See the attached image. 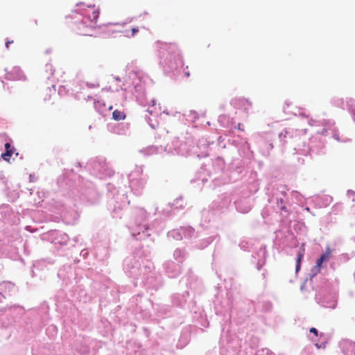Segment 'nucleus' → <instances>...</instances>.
Instances as JSON below:
<instances>
[{"instance_id":"nucleus-56","label":"nucleus","mask_w":355,"mask_h":355,"mask_svg":"<svg viewBox=\"0 0 355 355\" xmlns=\"http://www.w3.org/2000/svg\"><path fill=\"white\" fill-rule=\"evenodd\" d=\"M37 180V178L34 174H30L29 175V181L31 182H34Z\"/></svg>"},{"instance_id":"nucleus-18","label":"nucleus","mask_w":355,"mask_h":355,"mask_svg":"<svg viewBox=\"0 0 355 355\" xmlns=\"http://www.w3.org/2000/svg\"><path fill=\"white\" fill-rule=\"evenodd\" d=\"M0 220L9 225H13L18 223L20 218L19 214L15 212L9 205L3 204L0 206Z\"/></svg>"},{"instance_id":"nucleus-53","label":"nucleus","mask_w":355,"mask_h":355,"mask_svg":"<svg viewBox=\"0 0 355 355\" xmlns=\"http://www.w3.org/2000/svg\"><path fill=\"white\" fill-rule=\"evenodd\" d=\"M240 247L241 249L244 250H247L248 248V243L247 242H245V241H242L240 244H239Z\"/></svg>"},{"instance_id":"nucleus-47","label":"nucleus","mask_w":355,"mask_h":355,"mask_svg":"<svg viewBox=\"0 0 355 355\" xmlns=\"http://www.w3.org/2000/svg\"><path fill=\"white\" fill-rule=\"evenodd\" d=\"M258 355H274L273 352L268 348H263L258 351Z\"/></svg>"},{"instance_id":"nucleus-24","label":"nucleus","mask_w":355,"mask_h":355,"mask_svg":"<svg viewBox=\"0 0 355 355\" xmlns=\"http://www.w3.org/2000/svg\"><path fill=\"white\" fill-rule=\"evenodd\" d=\"M5 78L8 80H25L26 76L19 67H12L10 69L5 68Z\"/></svg>"},{"instance_id":"nucleus-43","label":"nucleus","mask_w":355,"mask_h":355,"mask_svg":"<svg viewBox=\"0 0 355 355\" xmlns=\"http://www.w3.org/2000/svg\"><path fill=\"white\" fill-rule=\"evenodd\" d=\"M291 196L296 200L297 203H302L303 202V196L296 191H291Z\"/></svg>"},{"instance_id":"nucleus-59","label":"nucleus","mask_w":355,"mask_h":355,"mask_svg":"<svg viewBox=\"0 0 355 355\" xmlns=\"http://www.w3.org/2000/svg\"><path fill=\"white\" fill-rule=\"evenodd\" d=\"M64 90H65V87H64V86H60V87H59V89H58V94H59L60 95H62V94H63V92H64Z\"/></svg>"},{"instance_id":"nucleus-46","label":"nucleus","mask_w":355,"mask_h":355,"mask_svg":"<svg viewBox=\"0 0 355 355\" xmlns=\"http://www.w3.org/2000/svg\"><path fill=\"white\" fill-rule=\"evenodd\" d=\"M60 236L61 240L58 241V242L60 243L61 245H66L69 239L68 235L64 233H60Z\"/></svg>"},{"instance_id":"nucleus-5","label":"nucleus","mask_w":355,"mask_h":355,"mask_svg":"<svg viewBox=\"0 0 355 355\" xmlns=\"http://www.w3.org/2000/svg\"><path fill=\"white\" fill-rule=\"evenodd\" d=\"M209 179L216 184L230 182V178H228L227 171H225V161L223 158L217 157L211 164H203L197 172L194 182L200 181L202 184H205Z\"/></svg>"},{"instance_id":"nucleus-2","label":"nucleus","mask_w":355,"mask_h":355,"mask_svg":"<svg viewBox=\"0 0 355 355\" xmlns=\"http://www.w3.org/2000/svg\"><path fill=\"white\" fill-rule=\"evenodd\" d=\"M209 143L205 139H200L196 145L191 138H187L185 141H180L175 138L170 144L164 147V152L172 155L191 156L205 157L209 155Z\"/></svg>"},{"instance_id":"nucleus-6","label":"nucleus","mask_w":355,"mask_h":355,"mask_svg":"<svg viewBox=\"0 0 355 355\" xmlns=\"http://www.w3.org/2000/svg\"><path fill=\"white\" fill-rule=\"evenodd\" d=\"M148 214L144 208L135 207L132 209L127 227L135 240H144L151 235L153 230L148 225Z\"/></svg>"},{"instance_id":"nucleus-19","label":"nucleus","mask_w":355,"mask_h":355,"mask_svg":"<svg viewBox=\"0 0 355 355\" xmlns=\"http://www.w3.org/2000/svg\"><path fill=\"white\" fill-rule=\"evenodd\" d=\"M331 249L328 246L326 248V250L324 252H323L320 257L317 259L316 265L311 270V278L309 279V283L313 284L315 282L317 281L318 277L316 275V273L320 271V268L322 266V264L323 263L327 262L329 261L331 257Z\"/></svg>"},{"instance_id":"nucleus-29","label":"nucleus","mask_w":355,"mask_h":355,"mask_svg":"<svg viewBox=\"0 0 355 355\" xmlns=\"http://www.w3.org/2000/svg\"><path fill=\"white\" fill-rule=\"evenodd\" d=\"M164 113H166L167 115L173 114L175 116H178L180 119L182 116V119H181L182 121L185 120L188 123H193L195 122L196 119L198 118V113L196 111L193 110H189L187 112H185L184 114H181L180 112H168L167 110H164Z\"/></svg>"},{"instance_id":"nucleus-48","label":"nucleus","mask_w":355,"mask_h":355,"mask_svg":"<svg viewBox=\"0 0 355 355\" xmlns=\"http://www.w3.org/2000/svg\"><path fill=\"white\" fill-rule=\"evenodd\" d=\"M327 343V339L324 338L323 339L321 342L320 343H315V346L317 347V348L320 349V348H325L326 347V345Z\"/></svg>"},{"instance_id":"nucleus-16","label":"nucleus","mask_w":355,"mask_h":355,"mask_svg":"<svg viewBox=\"0 0 355 355\" xmlns=\"http://www.w3.org/2000/svg\"><path fill=\"white\" fill-rule=\"evenodd\" d=\"M129 187L134 194L139 196L142 193L146 183V178L143 174V166H136L128 175Z\"/></svg>"},{"instance_id":"nucleus-33","label":"nucleus","mask_w":355,"mask_h":355,"mask_svg":"<svg viewBox=\"0 0 355 355\" xmlns=\"http://www.w3.org/2000/svg\"><path fill=\"white\" fill-rule=\"evenodd\" d=\"M218 123L223 128H232L234 126V122L227 115L221 114L218 119Z\"/></svg>"},{"instance_id":"nucleus-64","label":"nucleus","mask_w":355,"mask_h":355,"mask_svg":"<svg viewBox=\"0 0 355 355\" xmlns=\"http://www.w3.org/2000/svg\"><path fill=\"white\" fill-rule=\"evenodd\" d=\"M83 99L86 101H88L89 100L92 99V96H89V95H87V97H85V96H83Z\"/></svg>"},{"instance_id":"nucleus-61","label":"nucleus","mask_w":355,"mask_h":355,"mask_svg":"<svg viewBox=\"0 0 355 355\" xmlns=\"http://www.w3.org/2000/svg\"><path fill=\"white\" fill-rule=\"evenodd\" d=\"M46 71L48 70H50L51 71V74H53V69H52V65L50 64H48L46 65Z\"/></svg>"},{"instance_id":"nucleus-40","label":"nucleus","mask_w":355,"mask_h":355,"mask_svg":"<svg viewBox=\"0 0 355 355\" xmlns=\"http://www.w3.org/2000/svg\"><path fill=\"white\" fill-rule=\"evenodd\" d=\"M168 238H172L175 240H182L181 230L180 228L174 229L169 231L167 234Z\"/></svg>"},{"instance_id":"nucleus-11","label":"nucleus","mask_w":355,"mask_h":355,"mask_svg":"<svg viewBox=\"0 0 355 355\" xmlns=\"http://www.w3.org/2000/svg\"><path fill=\"white\" fill-rule=\"evenodd\" d=\"M288 189L285 185H279L272 191L269 202L272 205L275 210L286 219L291 213L289 195Z\"/></svg>"},{"instance_id":"nucleus-32","label":"nucleus","mask_w":355,"mask_h":355,"mask_svg":"<svg viewBox=\"0 0 355 355\" xmlns=\"http://www.w3.org/2000/svg\"><path fill=\"white\" fill-rule=\"evenodd\" d=\"M232 103L235 106L242 107L246 113L252 108V103L247 98H239L234 99Z\"/></svg>"},{"instance_id":"nucleus-42","label":"nucleus","mask_w":355,"mask_h":355,"mask_svg":"<svg viewBox=\"0 0 355 355\" xmlns=\"http://www.w3.org/2000/svg\"><path fill=\"white\" fill-rule=\"evenodd\" d=\"M112 118L116 121L123 120L125 118V114L123 112L116 110L112 112Z\"/></svg>"},{"instance_id":"nucleus-31","label":"nucleus","mask_w":355,"mask_h":355,"mask_svg":"<svg viewBox=\"0 0 355 355\" xmlns=\"http://www.w3.org/2000/svg\"><path fill=\"white\" fill-rule=\"evenodd\" d=\"M259 144L260 151L264 156H268L270 151L273 148V144L270 140L261 139Z\"/></svg>"},{"instance_id":"nucleus-28","label":"nucleus","mask_w":355,"mask_h":355,"mask_svg":"<svg viewBox=\"0 0 355 355\" xmlns=\"http://www.w3.org/2000/svg\"><path fill=\"white\" fill-rule=\"evenodd\" d=\"M17 291V288L14 284L10 282H3L0 283V302L2 299L7 296L12 295Z\"/></svg>"},{"instance_id":"nucleus-22","label":"nucleus","mask_w":355,"mask_h":355,"mask_svg":"<svg viewBox=\"0 0 355 355\" xmlns=\"http://www.w3.org/2000/svg\"><path fill=\"white\" fill-rule=\"evenodd\" d=\"M236 209L241 214L248 213L253 205V198L251 196L240 198L234 202Z\"/></svg>"},{"instance_id":"nucleus-25","label":"nucleus","mask_w":355,"mask_h":355,"mask_svg":"<svg viewBox=\"0 0 355 355\" xmlns=\"http://www.w3.org/2000/svg\"><path fill=\"white\" fill-rule=\"evenodd\" d=\"M163 268L167 276L170 278L177 277L181 272V266L172 261H167L163 264Z\"/></svg>"},{"instance_id":"nucleus-1","label":"nucleus","mask_w":355,"mask_h":355,"mask_svg":"<svg viewBox=\"0 0 355 355\" xmlns=\"http://www.w3.org/2000/svg\"><path fill=\"white\" fill-rule=\"evenodd\" d=\"M133 64L134 62H132L131 64L126 66V71L128 73V78L131 81L132 86L125 87V84H123L121 87V90L125 93L129 91L134 94L137 103L142 106L148 105L155 106L156 104L155 100L153 98L149 103L146 94V87L151 83L152 80L142 71L133 69ZM124 96L126 98L127 94H125Z\"/></svg>"},{"instance_id":"nucleus-50","label":"nucleus","mask_w":355,"mask_h":355,"mask_svg":"<svg viewBox=\"0 0 355 355\" xmlns=\"http://www.w3.org/2000/svg\"><path fill=\"white\" fill-rule=\"evenodd\" d=\"M238 173H239V172H237L236 171H232L230 173L227 171L228 178H230V181L234 178V180H236V178L235 176Z\"/></svg>"},{"instance_id":"nucleus-45","label":"nucleus","mask_w":355,"mask_h":355,"mask_svg":"<svg viewBox=\"0 0 355 355\" xmlns=\"http://www.w3.org/2000/svg\"><path fill=\"white\" fill-rule=\"evenodd\" d=\"M303 254L301 253V252H299L298 254H297V260H296V265H295V271L297 272L300 269V266H301V260L303 258Z\"/></svg>"},{"instance_id":"nucleus-34","label":"nucleus","mask_w":355,"mask_h":355,"mask_svg":"<svg viewBox=\"0 0 355 355\" xmlns=\"http://www.w3.org/2000/svg\"><path fill=\"white\" fill-rule=\"evenodd\" d=\"M180 230H181L182 239H190L194 236L195 230L191 226L180 227Z\"/></svg>"},{"instance_id":"nucleus-52","label":"nucleus","mask_w":355,"mask_h":355,"mask_svg":"<svg viewBox=\"0 0 355 355\" xmlns=\"http://www.w3.org/2000/svg\"><path fill=\"white\" fill-rule=\"evenodd\" d=\"M146 121L153 129H155L157 125L152 122V119L149 116H146Z\"/></svg>"},{"instance_id":"nucleus-36","label":"nucleus","mask_w":355,"mask_h":355,"mask_svg":"<svg viewBox=\"0 0 355 355\" xmlns=\"http://www.w3.org/2000/svg\"><path fill=\"white\" fill-rule=\"evenodd\" d=\"M171 208L172 210L175 209H182L186 206V202H184V198L182 196L176 198L174 202L171 205Z\"/></svg>"},{"instance_id":"nucleus-51","label":"nucleus","mask_w":355,"mask_h":355,"mask_svg":"<svg viewBox=\"0 0 355 355\" xmlns=\"http://www.w3.org/2000/svg\"><path fill=\"white\" fill-rule=\"evenodd\" d=\"M347 196L349 198H352V201H354V197H355V191L351 189H349L347 191Z\"/></svg>"},{"instance_id":"nucleus-41","label":"nucleus","mask_w":355,"mask_h":355,"mask_svg":"<svg viewBox=\"0 0 355 355\" xmlns=\"http://www.w3.org/2000/svg\"><path fill=\"white\" fill-rule=\"evenodd\" d=\"M68 175V173L67 172H65L63 175H62L61 176H60L58 180H57V183L58 184L60 187H64V185H68L69 184V181H66L65 182V179L67 178V176Z\"/></svg>"},{"instance_id":"nucleus-27","label":"nucleus","mask_w":355,"mask_h":355,"mask_svg":"<svg viewBox=\"0 0 355 355\" xmlns=\"http://www.w3.org/2000/svg\"><path fill=\"white\" fill-rule=\"evenodd\" d=\"M267 257L266 245H261L258 251L253 255L254 263H256L257 270H260L265 265Z\"/></svg>"},{"instance_id":"nucleus-4","label":"nucleus","mask_w":355,"mask_h":355,"mask_svg":"<svg viewBox=\"0 0 355 355\" xmlns=\"http://www.w3.org/2000/svg\"><path fill=\"white\" fill-rule=\"evenodd\" d=\"M159 64L166 74L175 76L180 73L184 64L176 44H165L160 48Z\"/></svg>"},{"instance_id":"nucleus-7","label":"nucleus","mask_w":355,"mask_h":355,"mask_svg":"<svg viewBox=\"0 0 355 355\" xmlns=\"http://www.w3.org/2000/svg\"><path fill=\"white\" fill-rule=\"evenodd\" d=\"M116 185L113 183H107V189L108 191L109 200L107 208L112 212L114 218H121L120 212L123 207L129 204L130 201L125 191L121 187L125 181V178L121 175H117Z\"/></svg>"},{"instance_id":"nucleus-63","label":"nucleus","mask_w":355,"mask_h":355,"mask_svg":"<svg viewBox=\"0 0 355 355\" xmlns=\"http://www.w3.org/2000/svg\"><path fill=\"white\" fill-rule=\"evenodd\" d=\"M82 94V92L80 93H77L75 94V98L77 99V100H80L82 98V97L80 96Z\"/></svg>"},{"instance_id":"nucleus-58","label":"nucleus","mask_w":355,"mask_h":355,"mask_svg":"<svg viewBox=\"0 0 355 355\" xmlns=\"http://www.w3.org/2000/svg\"><path fill=\"white\" fill-rule=\"evenodd\" d=\"M310 332L314 334L315 336H318V331L314 327H312V328L310 329Z\"/></svg>"},{"instance_id":"nucleus-3","label":"nucleus","mask_w":355,"mask_h":355,"mask_svg":"<svg viewBox=\"0 0 355 355\" xmlns=\"http://www.w3.org/2000/svg\"><path fill=\"white\" fill-rule=\"evenodd\" d=\"M85 6L83 2L76 4L78 9L73 11L71 16L73 31L81 35H92V32L97 26V19L99 17L98 10L94 9V6H88V9L82 8Z\"/></svg>"},{"instance_id":"nucleus-10","label":"nucleus","mask_w":355,"mask_h":355,"mask_svg":"<svg viewBox=\"0 0 355 355\" xmlns=\"http://www.w3.org/2000/svg\"><path fill=\"white\" fill-rule=\"evenodd\" d=\"M322 284L321 286H313L316 290L315 300L321 306L335 309L337 304L338 282L331 286L329 282Z\"/></svg>"},{"instance_id":"nucleus-8","label":"nucleus","mask_w":355,"mask_h":355,"mask_svg":"<svg viewBox=\"0 0 355 355\" xmlns=\"http://www.w3.org/2000/svg\"><path fill=\"white\" fill-rule=\"evenodd\" d=\"M215 313L223 318L222 326L228 323L231 320V312L233 306V293L231 291H220L214 300Z\"/></svg>"},{"instance_id":"nucleus-14","label":"nucleus","mask_w":355,"mask_h":355,"mask_svg":"<svg viewBox=\"0 0 355 355\" xmlns=\"http://www.w3.org/2000/svg\"><path fill=\"white\" fill-rule=\"evenodd\" d=\"M89 173L99 179H104L114 175V171L106 162L105 158L96 157L90 159L85 166Z\"/></svg>"},{"instance_id":"nucleus-26","label":"nucleus","mask_w":355,"mask_h":355,"mask_svg":"<svg viewBox=\"0 0 355 355\" xmlns=\"http://www.w3.org/2000/svg\"><path fill=\"white\" fill-rule=\"evenodd\" d=\"M338 347L343 355H355V342L349 339H342Z\"/></svg>"},{"instance_id":"nucleus-54","label":"nucleus","mask_w":355,"mask_h":355,"mask_svg":"<svg viewBox=\"0 0 355 355\" xmlns=\"http://www.w3.org/2000/svg\"><path fill=\"white\" fill-rule=\"evenodd\" d=\"M46 262V260H40L36 262L33 266L34 267H39L40 265H44Z\"/></svg>"},{"instance_id":"nucleus-12","label":"nucleus","mask_w":355,"mask_h":355,"mask_svg":"<svg viewBox=\"0 0 355 355\" xmlns=\"http://www.w3.org/2000/svg\"><path fill=\"white\" fill-rule=\"evenodd\" d=\"M143 252L140 250L135 253L131 257H127L123 262V270L128 276L137 280H139L144 275V268L143 260H148L142 258Z\"/></svg>"},{"instance_id":"nucleus-17","label":"nucleus","mask_w":355,"mask_h":355,"mask_svg":"<svg viewBox=\"0 0 355 355\" xmlns=\"http://www.w3.org/2000/svg\"><path fill=\"white\" fill-rule=\"evenodd\" d=\"M309 124L312 127H321V129L315 130V132L322 135H331L332 137H334L338 141H345V140H343L339 137V135L338 130L334 127V121L328 119H322V120H314L311 119L309 121Z\"/></svg>"},{"instance_id":"nucleus-13","label":"nucleus","mask_w":355,"mask_h":355,"mask_svg":"<svg viewBox=\"0 0 355 355\" xmlns=\"http://www.w3.org/2000/svg\"><path fill=\"white\" fill-rule=\"evenodd\" d=\"M144 275L141 277V284L147 288L157 291L162 287L163 282L160 274L155 271L153 263L150 260H143Z\"/></svg>"},{"instance_id":"nucleus-55","label":"nucleus","mask_w":355,"mask_h":355,"mask_svg":"<svg viewBox=\"0 0 355 355\" xmlns=\"http://www.w3.org/2000/svg\"><path fill=\"white\" fill-rule=\"evenodd\" d=\"M86 85L89 88H95V87H98L99 86L98 84L89 83H87Z\"/></svg>"},{"instance_id":"nucleus-37","label":"nucleus","mask_w":355,"mask_h":355,"mask_svg":"<svg viewBox=\"0 0 355 355\" xmlns=\"http://www.w3.org/2000/svg\"><path fill=\"white\" fill-rule=\"evenodd\" d=\"M173 257L179 263H182L186 257L185 250L184 249L177 248L173 252Z\"/></svg>"},{"instance_id":"nucleus-23","label":"nucleus","mask_w":355,"mask_h":355,"mask_svg":"<svg viewBox=\"0 0 355 355\" xmlns=\"http://www.w3.org/2000/svg\"><path fill=\"white\" fill-rule=\"evenodd\" d=\"M232 202V198L229 194L224 193L215 200L212 204V208L219 211H225L229 207Z\"/></svg>"},{"instance_id":"nucleus-30","label":"nucleus","mask_w":355,"mask_h":355,"mask_svg":"<svg viewBox=\"0 0 355 355\" xmlns=\"http://www.w3.org/2000/svg\"><path fill=\"white\" fill-rule=\"evenodd\" d=\"M188 295V291H184L182 294L175 293L171 296V302L175 306L183 307L187 302Z\"/></svg>"},{"instance_id":"nucleus-44","label":"nucleus","mask_w":355,"mask_h":355,"mask_svg":"<svg viewBox=\"0 0 355 355\" xmlns=\"http://www.w3.org/2000/svg\"><path fill=\"white\" fill-rule=\"evenodd\" d=\"M287 137H291V129H285L284 132H282L279 134V138L280 139L281 142H283V144H284V141H283V138H286Z\"/></svg>"},{"instance_id":"nucleus-35","label":"nucleus","mask_w":355,"mask_h":355,"mask_svg":"<svg viewBox=\"0 0 355 355\" xmlns=\"http://www.w3.org/2000/svg\"><path fill=\"white\" fill-rule=\"evenodd\" d=\"M162 151H164V148H163L162 146H148V148L144 149L142 152L146 155H151L153 154H157L162 153Z\"/></svg>"},{"instance_id":"nucleus-57","label":"nucleus","mask_w":355,"mask_h":355,"mask_svg":"<svg viewBox=\"0 0 355 355\" xmlns=\"http://www.w3.org/2000/svg\"><path fill=\"white\" fill-rule=\"evenodd\" d=\"M298 114L302 116L307 117V115L305 114L304 109H299L298 110Z\"/></svg>"},{"instance_id":"nucleus-20","label":"nucleus","mask_w":355,"mask_h":355,"mask_svg":"<svg viewBox=\"0 0 355 355\" xmlns=\"http://www.w3.org/2000/svg\"><path fill=\"white\" fill-rule=\"evenodd\" d=\"M331 103L338 107L345 109V105L349 112L351 114L353 121L355 122V100L349 98L347 100L346 103L343 98H334L331 99Z\"/></svg>"},{"instance_id":"nucleus-60","label":"nucleus","mask_w":355,"mask_h":355,"mask_svg":"<svg viewBox=\"0 0 355 355\" xmlns=\"http://www.w3.org/2000/svg\"><path fill=\"white\" fill-rule=\"evenodd\" d=\"M94 107L97 110L98 109V106L103 105V103L101 102L98 101H95L94 103Z\"/></svg>"},{"instance_id":"nucleus-9","label":"nucleus","mask_w":355,"mask_h":355,"mask_svg":"<svg viewBox=\"0 0 355 355\" xmlns=\"http://www.w3.org/2000/svg\"><path fill=\"white\" fill-rule=\"evenodd\" d=\"M70 196L76 200L89 204L96 203L100 198L99 193L92 182L84 178L79 180L78 187L71 191Z\"/></svg>"},{"instance_id":"nucleus-62","label":"nucleus","mask_w":355,"mask_h":355,"mask_svg":"<svg viewBox=\"0 0 355 355\" xmlns=\"http://www.w3.org/2000/svg\"><path fill=\"white\" fill-rule=\"evenodd\" d=\"M235 128H238L239 130H243V125L242 123H238L237 124V126L234 125V126Z\"/></svg>"},{"instance_id":"nucleus-21","label":"nucleus","mask_w":355,"mask_h":355,"mask_svg":"<svg viewBox=\"0 0 355 355\" xmlns=\"http://www.w3.org/2000/svg\"><path fill=\"white\" fill-rule=\"evenodd\" d=\"M323 147V143L320 142L319 145H316L315 141L313 140V138H311L308 146H306L305 144H304L302 148L298 146L297 148L295 147L294 150L296 153L306 155L307 154H311V153H319Z\"/></svg>"},{"instance_id":"nucleus-15","label":"nucleus","mask_w":355,"mask_h":355,"mask_svg":"<svg viewBox=\"0 0 355 355\" xmlns=\"http://www.w3.org/2000/svg\"><path fill=\"white\" fill-rule=\"evenodd\" d=\"M25 312V309L19 304L6 306L0 309V328L12 326Z\"/></svg>"},{"instance_id":"nucleus-38","label":"nucleus","mask_w":355,"mask_h":355,"mask_svg":"<svg viewBox=\"0 0 355 355\" xmlns=\"http://www.w3.org/2000/svg\"><path fill=\"white\" fill-rule=\"evenodd\" d=\"M217 237L218 235H215L203 239L200 241L199 243L197 245V247L199 249H203L211 243Z\"/></svg>"},{"instance_id":"nucleus-49","label":"nucleus","mask_w":355,"mask_h":355,"mask_svg":"<svg viewBox=\"0 0 355 355\" xmlns=\"http://www.w3.org/2000/svg\"><path fill=\"white\" fill-rule=\"evenodd\" d=\"M139 32V28L137 27H135L132 28L131 34H130L128 32L125 33V36L128 37H134L135 34H137Z\"/></svg>"},{"instance_id":"nucleus-39","label":"nucleus","mask_w":355,"mask_h":355,"mask_svg":"<svg viewBox=\"0 0 355 355\" xmlns=\"http://www.w3.org/2000/svg\"><path fill=\"white\" fill-rule=\"evenodd\" d=\"M5 149L6 152L2 153L1 157L4 160L8 161L13 153L14 148L11 146V145L9 143L7 142L5 144Z\"/></svg>"}]
</instances>
